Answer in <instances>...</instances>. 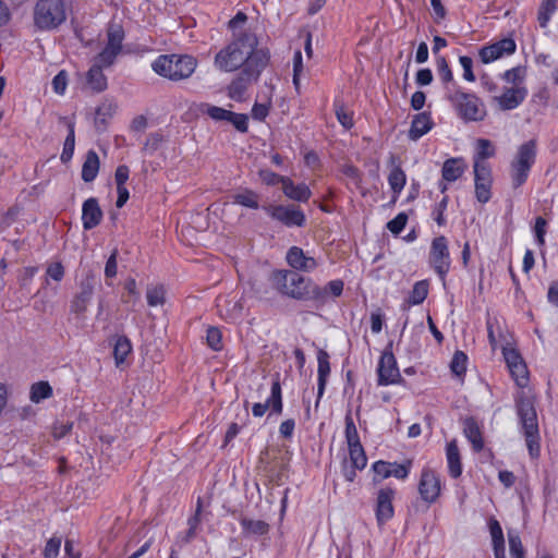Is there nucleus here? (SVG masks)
<instances>
[{"label": "nucleus", "mask_w": 558, "mask_h": 558, "mask_svg": "<svg viewBox=\"0 0 558 558\" xmlns=\"http://www.w3.org/2000/svg\"><path fill=\"white\" fill-rule=\"evenodd\" d=\"M259 40L254 32L234 33L231 40L214 57V66L225 73L245 71L251 76L260 75L268 66L270 53L267 48H259Z\"/></svg>", "instance_id": "1"}, {"label": "nucleus", "mask_w": 558, "mask_h": 558, "mask_svg": "<svg viewBox=\"0 0 558 558\" xmlns=\"http://www.w3.org/2000/svg\"><path fill=\"white\" fill-rule=\"evenodd\" d=\"M271 281L281 294L295 300H313L325 302L326 289H320L310 278L291 270H276L271 274Z\"/></svg>", "instance_id": "2"}, {"label": "nucleus", "mask_w": 558, "mask_h": 558, "mask_svg": "<svg viewBox=\"0 0 558 558\" xmlns=\"http://www.w3.org/2000/svg\"><path fill=\"white\" fill-rule=\"evenodd\" d=\"M515 407L529 452L533 458H536L539 454V433L535 399L533 396L522 391L515 399Z\"/></svg>", "instance_id": "3"}, {"label": "nucleus", "mask_w": 558, "mask_h": 558, "mask_svg": "<svg viewBox=\"0 0 558 558\" xmlns=\"http://www.w3.org/2000/svg\"><path fill=\"white\" fill-rule=\"evenodd\" d=\"M197 60L189 54H161L151 64L160 76L173 82L189 78L197 68Z\"/></svg>", "instance_id": "4"}, {"label": "nucleus", "mask_w": 558, "mask_h": 558, "mask_svg": "<svg viewBox=\"0 0 558 558\" xmlns=\"http://www.w3.org/2000/svg\"><path fill=\"white\" fill-rule=\"evenodd\" d=\"M65 20V0H37L33 12V21L37 29H54Z\"/></svg>", "instance_id": "5"}, {"label": "nucleus", "mask_w": 558, "mask_h": 558, "mask_svg": "<svg viewBox=\"0 0 558 558\" xmlns=\"http://www.w3.org/2000/svg\"><path fill=\"white\" fill-rule=\"evenodd\" d=\"M447 98L463 121L478 122L485 119V105L476 95L464 93L462 90H454L448 93Z\"/></svg>", "instance_id": "6"}, {"label": "nucleus", "mask_w": 558, "mask_h": 558, "mask_svg": "<svg viewBox=\"0 0 558 558\" xmlns=\"http://www.w3.org/2000/svg\"><path fill=\"white\" fill-rule=\"evenodd\" d=\"M124 31L120 24H110L107 29V43L94 58V62L102 68L111 66L122 50Z\"/></svg>", "instance_id": "7"}, {"label": "nucleus", "mask_w": 558, "mask_h": 558, "mask_svg": "<svg viewBox=\"0 0 558 558\" xmlns=\"http://www.w3.org/2000/svg\"><path fill=\"white\" fill-rule=\"evenodd\" d=\"M265 210L272 219L287 227H303L306 220L304 213L295 205H269Z\"/></svg>", "instance_id": "8"}, {"label": "nucleus", "mask_w": 558, "mask_h": 558, "mask_svg": "<svg viewBox=\"0 0 558 558\" xmlns=\"http://www.w3.org/2000/svg\"><path fill=\"white\" fill-rule=\"evenodd\" d=\"M430 263L441 279H445L450 268V255L447 239L444 235L437 236L432 242Z\"/></svg>", "instance_id": "9"}, {"label": "nucleus", "mask_w": 558, "mask_h": 558, "mask_svg": "<svg viewBox=\"0 0 558 558\" xmlns=\"http://www.w3.org/2000/svg\"><path fill=\"white\" fill-rule=\"evenodd\" d=\"M475 196L485 204L490 199L492 193V170L485 161H474Z\"/></svg>", "instance_id": "10"}, {"label": "nucleus", "mask_w": 558, "mask_h": 558, "mask_svg": "<svg viewBox=\"0 0 558 558\" xmlns=\"http://www.w3.org/2000/svg\"><path fill=\"white\" fill-rule=\"evenodd\" d=\"M527 88L525 86L506 87L501 94L493 95L492 101L502 111H509L518 108L526 98Z\"/></svg>", "instance_id": "11"}, {"label": "nucleus", "mask_w": 558, "mask_h": 558, "mask_svg": "<svg viewBox=\"0 0 558 558\" xmlns=\"http://www.w3.org/2000/svg\"><path fill=\"white\" fill-rule=\"evenodd\" d=\"M377 373L379 386L392 385L401 379L396 357L391 351H385L381 354Z\"/></svg>", "instance_id": "12"}, {"label": "nucleus", "mask_w": 558, "mask_h": 558, "mask_svg": "<svg viewBox=\"0 0 558 558\" xmlns=\"http://www.w3.org/2000/svg\"><path fill=\"white\" fill-rule=\"evenodd\" d=\"M517 49L515 41L510 38H502L492 45L483 47L480 52V59L483 63H490L505 56L514 53Z\"/></svg>", "instance_id": "13"}, {"label": "nucleus", "mask_w": 558, "mask_h": 558, "mask_svg": "<svg viewBox=\"0 0 558 558\" xmlns=\"http://www.w3.org/2000/svg\"><path fill=\"white\" fill-rule=\"evenodd\" d=\"M410 465L411 462L400 464L397 462H386L383 460L376 461L373 464L374 481L380 482L390 476H393L399 480H404L409 475Z\"/></svg>", "instance_id": "14"}, {"label": "nucleus", "mask_w": 558, "mask_h": 558, "mask_svg": "<svg viewBox=\"0 0 558 558\" xmlns=\"http://www.w3.org/2000/svg\"><path fill=\"white\" fill-rule=\"evenodd\" d=\"M440 480L430 469H424L418 483V493L426 502H434L440 495Z\"/></svg>", "instance_id": "15"}, {"label": "nucleus", "mask_w": 558, "mask_h": 558, "mask_svg": "<svg viewBox=\"0 0 558 558\" xmlns=\"http://www.w3.org/2000/svg\"><path fill=\"white\" fill-rule=\"evenodd\" d=\"M504 356L507 363V366L515 380L517 385L520 387H525L529 383V372L525 363L523 362L520 354L513 349H504Z\"/></svg>", "instance_id": "16"}, {"label": "nucleus", "mask_w": 558, "mask_h": 558, "mask_svg": "<svg viewBox=\"0 0 558 558\" xmlns=\"http://www.w3.org/2000/svg\"><path fill=\"white\" fill-rule=\"evenodd\" d=\"M395 498V490L390 487L379 489L376 498V520L379 525L389 521L395 513L392 500Z\"/></svg>", "instance_id": "17"}, {"label": "nucleus", "mask_w": 558, "mask_h": 558, "mask_svg": "<svg viewBox=\"0 0 558 558\" xmlns=\"http://www.w3.org/2000/svg\"><path fill=\"white\" fill-rule=\"evenodd\" d=\"M282 393L279 380L272 381L270 397L265 403H255L252 407V413L255 417H262L268 409L276 414L282 413Z\"/></svg>", "instance_id": "18"}, {"label": "nucleus", "mask_w": 558, "mask_h": 558, "mask_svg": "<svg viewBox=\"0 0 558 558\" xmlns=\"http://www.w3.org/2000/svg\"><path fill=\"white\" fill-rule=\"evenodd\" d=\"M94 294V277L87 275L80 283V292L71 302V310L76 314L84 313Z\"/></svg>", "instance_id": "19"}, {"label": "nucleus", "mask_w": 558, "mask_h": 558, "mask_svg": "<svg viewBox=\"0 0 558 558\" xmlns=\"http://www.w3.org/2000/svg\"><path fill=\"white\" fill-rule=\"evenodd\" d=\"M287 263L296 270L313 271L317 267L314 257L305 255L304 251L299 246H292L287 253Z\"/></svg>", "instance_id": "20"}, {"label": "nucleus", "mask_w": 558, "mask_h": 558, "mask_svg": "<svg viewBox=\"0 0 558 558\" xmlns=\"http://www.w3.org/2000/svg\"><path fill=\"white\" fill-rule=\"evenodd\" d=\"M102 216L104 214L97 198L89 197L83 203L82 221L85 230L97 227L101 222Z\"/></svg>", "instance_id": "21"}, {"label": "nucleus", "mask_w": 558, "mask_h": 558, "mask_svg": "<svg viewBox=\"0 0 558 558\" xmlns=\"http://www.w3.org/2000/svg\"><path fill=\"white\" fill-rule=\"evenodd\" d=\"M388 162L391 168L388 175V183L391 191L393 192L395 198H397L407 183V175L401 169L400 159L398 156L390 154Z\"/></svg>", "instance_id": "22"}, {"label": "nucleus", "mask_w": 558, "mask_h": 558, "mask_svg": "<svg viewBox=\"0 0 558 558\" xmlns=\"http://www.w3.org/2000/svg\"><path fill=\"white\" fill-rule=\"evenodd\" d=\"M536 159V143L535 141H529L522 144L517 151L515 157L511 162L519 167H523L526 170H531Z\"/></svg>", "instance_id": "23"}, {"label": "nucleus", "mask_w": 558, "mask_h": 558, "mask_svg": "<svg viewBox=\"0 0 558 558\" xmlns=\"http://www.w3.org/2000/svg\"><path fill=\"white\" fill-rule=\"evenodd\" d=\"M260 75L251 76L245 71H240L239 75L228 86V95L232 99H239L246 90L247 86L257 82Z\"/></svg>", "instance_id": "24"}, {"label": "nucleus", "mask_w": 558, "mask_h": 558, "mask_svg": "<svg viewBox=\"0 0 558 558\" xmlns=\"http://www.w3.org/2000/svg\"><path fill=\"white\" fill-rule=\"evenodd\" d=\"M433 126V121L429 113L422 112L414 116L411 128L409 130V138L417 141L425 135Z\"/></svg>", "instance_id": "25"}, {"label": "nucleus", "mask_w": 558, "mask_h": 558, "mask_svg": "<svg viewBox=\"0 0 558 558\" xmlns=\"http://www.w3.org/2000/svg\"><path fill=\"white\" fill-rule=\"evenodd\" d=\"M282 191L288 198L296 202H307L312 195L306 184L301 183L295 185L288 177L283 180Z\"/></svg>", "instance_id": "26"}, {"label": "nucleus", "mask_w": 558, "mask_h": 558, "mask_svg": "<svg viewBox=\"0 0 558 558\" xmlns=\"http://www.w3.org/2000/svg\"><path fill=\"white\" fill-rule=\"evenodd\" d=\"M102 69L94 62L86 74V84L93 92L100 93L107 88V77L102 73Z\"/></svg>", "instance_id": "27"}, {"label": "nucleus", "mask_w": 558, "mask_h": 558, "mask_svg": "<svg viewBox=\"0 0 558 558\" xmlns=\"http://www.w3.org/2000/svg\"><path fill=\"white\" fill-rule=\"evenodd\" d=\"M446 456L450 476L458 478L462 473V464L456 440H452L447 445Z\"/></svg>", "instance_id": "28"}, {"label": "nucleus", "mask_w": 558, "mask_h": 558, "mask_svg": "<svg viewBox=\"0 0 558 558\" xmlns=\"http://www.w3.org/2000/svg\"><path fill=\"white\" fill-rule=\"evenodd\" d=\"M318 361V391L317 397L322 398L325 387L327 384V378L330 374V364H329V354L325 350H319L317 354Z\"/></svg>", "instance_id": "29"}, {"label": "nucleus", "mask_w": 558, "mask_h": 558, "mask_svg": "<svg viewBox=\"0 0 558 558\" xmlns=\"http://www.w3.org/2000/svg\"><path fill=\"white\" fill-rule=\"evenodd\" d=\"M232 204L250 209L259 208V195L248 189H243L231 195Z\"/></svg>", "instance_id": "30"}, {"label": "nucleus", "mask_w": 558, "mask_h": 558, "mask_svg": "<svg viewBox=\"0 0 558 558\" xmlns=\"http://www.w3.org/2000/svg\"><path fill=\"white\" fill-rule=\"evenodd\" d=\"M465 165L461 159L450 158L447 159L441 169L442 179L447 182L457 181L464 172Z\"/></svg>", "instance_id": "31"}, {"label": "nucleus", "mask_w": 558, "mask_h": 558, "mask_svg": "<svg viewBox=\"0 0 558 558\" xmlns=\"http://www.w3.org/2000/svg\"><path fill=\"white\" fill-rule=\"evenodd\" d=\"M100 161L95 150H88L82 167V179L85 182H92L98 174Z\"/></svg>", "instance_id": "32"}, {"label": "nucleus", "mask_w": 558, "mask_h": 558, "mask_svg": "<svg viewBox=\"0 0 558 558\" xmlns=\"http://www.w3.org/2000/svg\"><path fill=\"white\" fill-rule=\"evenodd\" d=\"M240 523L245 536H263L269 532V524L264 520L243 517Z\"/></svg>", "instance_id": "33"}, {"label": "nucleus", "mask_w": 558, "mask_h": 558, "mask_svg": "<svg viewBox=\"0 0 558 558\" xmlns=\"http://www.w3.org/2000/svg\"><path fill=\"white\" fill-rule=\"evenodd\" d=\"M217 306L219 312L230 319L239 318L243 312V304L235 298H219Z\"/></svg>", "instance_id": "34"}, {"label": "nucleus", "mask_w": 558, "mask_h": 558, "mask_svg": "<svg viewBox=\"0 0 558 558\" xmlns=\"http://www.w3.org/2000/svg\"><path fill=\"white\" fill-rule=\"evenodd\" d=\"M464 435L472 444L474 451L480 452L484 448L482 433L475 420L466 418L464 422Z\"/></svg>", "instance_id": "35"}, {"label": "nucleus", "mask_w": 558, "mask_h": 558, "mask_svg": "<svg viewBox=\"0 0 558 558\" xmlns=\"http://www.w3.org/2000/svg\"><path fill=\"white\" fill-rule=\"evenodd\" d=\"M52 397V387L48 381H37L31 386L29 399L34 403H39L45 399Z\"/></svg>", "instance_id": "36"}, {"label": "nucleus", "mask_w": 558, "mask_h": 558, "mask_svg": "<svg viewBox=\"0 0 558 558\" xmlns=\"http://www.w3.org/2000/svg\"><path fill=\"white\" fill-rule=\"evenodd\" d=\"M558 0H542L537 12V21L542 28H546L551 15L557 10Z\"/></svg>", "instance_id": "37"}, {"label": "nucleus", "mask_w": 558, "mask_h": 558, "mask_svg": "<svg viewBox=\"0 0 558 558\" xmlns=\"http://www.w3.org/2000/svg\"><path fill=\"white\" fill-rule=\"evenodd\" d=\"M146 299L149 306H162L166 303V289L162 284L148 286Z\"/></svg>", "instance_id": "38"}, {"label": "nucleus", "mask_w": 558, "mask_h": 558, "mask_svg": "<svg viewBox=\"0 0 558 558\" xmlns=\"http://www.w3.org/2000/svg\"><path fill=\"white\" fill-rule=\"evenodd\" d=\"M131 341L125 336L119 337L113 348V355L117 366H119L125 361L126 356L131 353Z\"/></svg>", "instance_id": "39"}, {"label": "nucleus", "mask_w": 558, "mask_h": 558, "mask_svg": "<svg viewBox=\"0 0 558 558\" xmlns=\"http://www.w3.org/2000/svg\"><path fill=\"white\" fill-rule=\"evenodd\" d=\"M349 456L354 469L363 470L366 466L367 458L362 444L349 445Z\"/></svg>", "instance_id": "40"}, {"label": "nucleus", "mask_w": 558, "mask_h": 558, "mask_svg": "<svg viewBox=\"0 0 558 558\" xmlns=\"http://www.w3.org/2000/svg\"><path fill=\"white\" fill-rule=\"evenodd\" d=\"M428 294V282L426 280L417 281L407 300L409 305H417L424 302Z\"/></svg>", "instance_id": "41"}, {"label": "nucleus", "mask_w": 558, "mask_h": 558, "mask_svg": "<svg viewBox=\"0 0 558 558\" xmlns=\"http://www.w3.org/2000/svg\"><path fill=\"white\" fill-rule=\"evenodd\" d=\"M526 76V69L524 66H515L510 70H507L502 74V80L506 81L508 84H511V86H523L522 83L524 82Z\"/></svg>", "instance_id": "42"}, {"label": "nucleus", "mask_w": 558, "mask_h": 558, "mask_svg": "<svg viewBox=\"0 0 558 558\" xmlns=\"http://www.w3.org/2000/svg\"><path fill=\"white\" fill-rule=\"evenodd\" d=\"M69 134L64 141L63 150L61 154V160L63 162H68L72 159L74 147H75V133H74V123H68Z\"/></svg>", "instance_id": "43"}, {"label": "nucleus", "mask_w": 558, "mask_h": 558, "mask_svg": "<svg viewBox=\"0 0 558 558\" xmlns=\"http://www.w3.org/2000/svg\"><path fill=\"white\" fill-rule=\"evenodd\" d=\"M345 440L348 446L361 442L357 428L351 415V411H349L345 415Z\"/></svg>", "instance_id": "44"}, {"label": "nucleus", "mask_w": 558, "mask_h": 558, "mask_svg": "<svg viewBox=\"0 0 558 558\" xmlns=\"http://www.w3.org/2000/svg\"><path fill=\"white\" fill-rule=\"evenodd\" d=\"M335 111L336 117L339 123L347 130L353 126V118L352 112L348 111L343 104L336 101L335 102Z\"/></svg>", "instance_id": "45"}, {"label": "nucleus", "mask_w": 558, "mask_h": 558, "mask_svg": "<svg viewBox=\"0 0 558 558\" xmlns=\"http://www.w3.org/2000/svg\"><path fill=\"white\" fill-rule=\"evenodd\" d=\"M510 168L512 186L513 189H518L526 182L530 171L513 162H511Z\"/></svg>", "instance_id": "46"}, {"label": "nucleus", "mask_w": 558, "mask_h": 558, "mask_svg": "<svg viewBox=\"0 0 558 558\" xmlns=\"http://www.w3.org/2000/svg\"><path fill=\"white\" fill-rule=\"evenodd\" d=\"M466 361H468L466 354L463 353L462 351H457L453 354V357L450 363L451 372L457 376L463 375L466 369Z\"/></svg>", "instance_id": "47"}, {"label": "nucleus", "mask_w": 558, "mask_h": 558, "mask_svg": "<svg viewBox=\"0 0 558 558\" xmlns=\"http://www.w3.org/2000/svg\"><path fill=\"white\" fill-rule=\"evenodd\" d=\"M203 112L215 121H227L232 111L217 106L204 105Z\"/></svg>", "instance_id": "48"}, {"label": "nucleus", "mask_w": 558, "mask_h": 558, "mask_svg": "<svg viewBox=\"0 0 558 558\" xmlns=\"http://www.w3.org/2000/svg\"><path fill=\"white\" fill-rule=\"evenodd\" d=\"M477 156L475 160L485 161L486 158L493 157L495 155V149L492 145V142L486 138L477 140Z\"/></svg>", "instance_id": "49"}, {"label": "nucleus", "mask_w": 558, "mask_h": 558, "mask_svg": "<svg viewBox=\"0 0 558 558\" xmlns=\"http://www.w3.org/2000/svg\"><path fill=\"white\" fill-rule=\"evenodd\" d=\"M206 340L213 350L219 351L222 349V336L217 327H209L207 329Z\"/></svg>", "instance_id": "50"}, {"label": "nucleus", "mask_w": 558, "mask_h": 558, "mask_svg": "<svg viewBox=\"0 0 558 558\" xmlns=\"http://www.w3.org/2000/svg\"><path fill=\"white\" fill-rule=\"evenodd\" d=\"M227 121L230 122L239 132L245 133L248 130V117L244 113L231 112Z\"/></svg>", "instance_id": "51"}, {"label": "nucleus", "mask_w": 558, "mask_h": 558, "mask_svg": "<svg viewBox=\"0 0 558 558\" xmlns=\"http://www.w3.org/2000/svg\"><path fill=\"white\" fill-rule=\"evenodd\" d=\"M407 221L408 216L404 213H400L387 223V228L391 233L399 234L404 229Z\"/></svg>", "instance_id": "52"}, {"label": "nucleus", "mask_w": 558, "mask_h": 558, "mask_svg": "<svg viewBox=\"0 0 558 558\" xmlns=\"http://www.w3.org/2000/svg\"><path fill=\"white\" fill-rule=\"evenodd\" d=\"M258 174L260 180L267 185H276L278 183L283 185V180L287 179V177L279 175L270 170H260Z\"/></svg>", "instance_id": "53"}, {"label": "nucleus", "mask_w": 558, "mask_h": 558, "mask_svg": "<svg viewBox=\"0 0 558 558\" xmlns=\"http://www.w3.org/2000/svg\"><path fill=\"white\" fill-rule=\"evenodd\" d=\"M117 257H118V250L114 248L106 262L105 276L107 279H112L117 276V270H118Z\"/></svg>", "instance_id": "54"}, {"label": "nucleus", "mask_w": 558, "mask_h": 558, "mask_svg": "<svg viewBox=\"0 0 558 558\" xmlns=\"http://www.w3.org/2000/svg\"><path fill=\"white\" fill-rule=\"evenodd\" d=\"M61 546V539L58 537H51L45 546L44 556L45 558H57Z\"/></svg>", "instance_id": "55"}, {"label": "nucleus", "mask_w": 558, "mask_h": 558, "mask_svg": "<svg viewBox=\"0 0 558 558\" xmlns=\"http://www.w3.org/2000/svg\"><path fill=\"white\" fill-rule=\"evenodd\" d=\"M437 69L442 82L449 83L453 80L452 72L444 57L437 59Z\"/></svg>", "instance_id": "56"}, {"label": "nucleus", "mask_w": 558, "mask_h": 558, "mask_svg": "<svg viewBox=\"0 0 558 558\" xmlns=\"http://www.w3.org/2000/svg\"><path fill=\"white\" fill-rule=\"evenodd\" d=\"M459 62L463 69V77L464 80H466L468 82H474L475 81V76H474V73H473V70H472V66H473V60L472 58L468 57V56H462L459 58Z\"/></svg>", "instance_id": "57"}, {"label": "nucleus", "mask_w": 558, "mask_h": 558, "mask_svg": "<svg viewBox=\"0 0 558 558\" xmlns=\"http://www.w3.org/2000/svg\"><path fill=\"white\" fill-rule=\"evenodd\" d=\"M247 16L243 12H238L234 17L228 22V27L234 33L244 32L242 26L246 23Z\"/></svg>", "instance_id": "58"}, {"label": "nucleus", "mask_w": 558, "mask_h": 558, "mask_svg": "<svg viewBox=\"0 0 558 558\" xmlns=\"http://www.w3.org/2000/svg\"><path fill=\"white\" fill-rule=\"evenodd\" d=\"M489 532H490L493 544L494 543H496V544L505 543L502 529L496 519H490Z\"/></svg>", "instance_id": "59"}, {"label": "nucleus", "mask_w": 558, "mask_h": 558, "mask_svg": "<svg viewBox=\"0 0 558 558\" xmlns=\"http://www.w3.org/2000/svg\"><path fill=\"white\" fill-rule=\"evenodd\" d=\"M68 85V75L65 71H60L52 80V87L53 90L62 95L65 92Z\"/></svg>", "instance_id": "60"}, {"label": "nucleus", "mask_w": 558, "mask_h": 558, "mask_svg": "<svg viewBox=\"0 0 558 558\" xmlns=\"http://www.w3.org/2000/svg\"><path fill=\"white\" fill-rule=\"evenodd\" d=\"M508 541L510 547V554L524 553L521 538L518 533L508 531Z\"/></svg>", "instance_id": "61"}, {"label": "nucleus", "mask_w": 558, "mask_h": 558, "mask_svg": "<svg viewBox=\"0 0 558 558\" xmlns=\"http://www.w3.org/2000/svg\"><path fill=\"white\" fill-rule=\"evenodd\" d=\"M320 289H326L327 296H340L343 291V281L340 279L332 280L328 282L325 287H320Z\"/></svg>", "instance_id": "62"}, {"label": "nucleus", "mask_w": 558, "mask_h": 558, "mask_svg": "<svg viewBox=\"0 0 558 558\" xmlns=\"http://www.w3.org/2000/svg\"><path fill=\"white\" fill-rule=\"evenodd\" d=\"M47 275L56 281H61L64 276V267L61 263L50 264L47 268Z\"/></svg>", "instance_id": "63"}, {"label": "nucleus", "mask_w": 558, "mask_h": 558, "mask_svg": "<svg viewBox=\"0 0 558 558\" xmlns=\"http://www.w3.org/2000/svg\"><path fill=\"white\" fill-rule=\"evenodd\" d=\"M269 113V105L268 104H258L255 102L252 108V117L255 120H264Z\"/></svg>", "instance_id": "64"}]
</instances>
